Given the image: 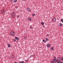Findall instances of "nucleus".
<instances>
[{
  "mask_svg": "<svg viewBox=\"0 0 63 63\" xmlns=\"http://www.w3.org/2000/svg\"><path fill=\"white\" fill-rule=\"evenodd\" d=\"M5 13V12H4V14Z\"/></svg>",
  "mask_w": 63,
  "mask_h": 63,
  "instance_id": "35",
  "label": "nucleus"
},
{
  "mask_svg": "<svg viewBox=\"0 0 63 63\" xmlns=\"http://www.w3.org/2000/svg\"><path fill=\"white\" fill-rule=\"evenodd\" d=\"M17 17L18 18V17H19V16H17Z\"/></svg>",
  "mask_w": 63,
  "mask_h": 63,
  "instance_id": "29",
  "label": "nucleus"
},
{
  "mask_svg": "<svg viewBox=\"0 0 63 63\" xmlns=\"http://www.w3.org/2000/svg\"><path fill=\"white\" fill-rule=\"evenodd\" d=\"M59 24V26H62V24L61 23H60Z\"/></svg>",
  "mask_w": 63,
  "mask_h": 63,
  "instance_id": "12",
  "label": "nucleus"
},
{
  "mask_svg": "<svg viewBox=\"0 0 63 63\" xmlns=\"http://www.w3.org/2000/svg\"><path fill=\"white\" fill-rule=\"evenodd\" d=\"M19 63H24V62L23 61H22L21 62H19Z\"/></svg>",
  "mask_w": 63,
  "mask_h": 63,
  "instance_id": "18",
  "label": "nucleus"
},
{
  "mask_svg": "<svg viewBox=\"0 0 63 63\" xmlns=\"http://www.w3.org/2000/svg\"><path fill=\"white\" fill-rule=\"evenodd\" d=\"M31 20V18L30 17H29L28 18V20L29 21H30Z\"/></svg>",
  "mask_w": 63,
  "mask_h": 63,
  "instance_id": "10",
  "label": "nucleus"
},
{
  "mask_svg": "<svg viewBox=\"0 0 63 63\" xmlns=\"http://www.w3.org/2000/svg\"><path fill=\"white\" fill-rule=\"evenodd\" d=\"M32 15L33 16H35V14L33 13Z\"/></svg>",
  "mask_w": 63,
  "mask_h": 63,
  "instance_id": "21",
  "label": "nucleus"
},
{
  "mask_svg": "<svg viewBox=\"0 0 63 63\" xmlns=\"http://www.w3.org/2000/svg\"><path fill=\"white\" fill-rule=\"evenodd\" d=\"M48 37H49V34H47Z\"/></svg>",
  "mask_w": 63,
  "mask_h": 63,
  "instance_id": "27",
  "label": "nucleus"
},
{
  "mask_svg": "<svg viewBox=\"0 0 63 63\" xmlns=\"http://www.w3.org/2000/svg\"><path fill=\"white\" fill-rule=\"evenodd\" d=\"M42 41H43V42H44V43H46V42H47V41H45V39H43V40Z\"/></svg>",
  "mask_w": 63,
  "mask_h": 63,
  "instance_id": "11",
  "label": "nucleus"
},
{
  "mask_svg": "<svg viewBox=\"0 0 63 63\" xmlns=\"http://www.w3.org/2000/svg\"><path fill=\"white\" fill-rule=\"evenodd\" d=\"M15 16H16V13L14 12H13L11 15L12 17L13 18H14Z\"/></svg>",
  "mask_w": 63,
  "mask_h": 63,
  "instance_id": "1",
  "label": "nucleus"
},
{
  "mask_svg": "<svg viewBox=\"0 0 63 63\" xmlns=\"http://www.w3.org/2000/svg\"><path fill=\"white\" fill-rule=\"evenodd\" d=\"M61 58H62V57H58L57 59H58L57 60L59 61L60 60H61Z\"/></svg>",
  "mask_w": 63,
  "mask_h": 63,
  "instance_id": "3",
  "label": "nucleus"
},
{
  "mask_svg": "<svg viewBox=\"0 0 63 63\" xmlns=\"http://www.w3.org/2000/svg\"><path fill=\"white\" fill-rule=\"evenodd\" d=\"M15 38H16V39L17 40H19V38H18V37H16Z\"/></svg>",
  "mask_w": 63,
  "mask_h": 63,
  "instance_id": "8",
  "label": "nucleus"
},
{
  "mask_svg": "<svg viewBox=\"0 0 63 63\" xmlns=\"http://www.w3.org/2000/svg\"><path fill=\"white\" fill-rule=\"evenodd\" d=\"M53 21H56V19L55 18H54H54H53Z\"/></svg>",
  "mask_w": 63,
  "mask_h": 63,
  "instance_id": "7",
  "label": "nucleus"
},
{
  "mask_svg": "<svg viewBox=\"0 0 63 63\" xmlns=\"http://www.w3.org/2000/svg\"><path fill=\"white\" fill-rule=\"evenodd\" d=\"M51 49H52V50H53V49H54V47H51Z\"/></svg>",
  "mask_w": 63,
  "mask_h": 63,
  "instance_id": "16",
  "label": "nucleus"
},
{
  "mask_svg": "<svg viewBox=\"0 0 63 63\" xmlns=\"http://www.w3.org/2000/svg\"><path fill=\"white\" fill-rule=\"evenodd\" d=\"M59 61H58V63H63V62H59Z\"/></svg>",
  "mask_w": 63,
  "mask_h": 63,
  "instance_id": "15",
  "label": "nucleus"
},
{
  "mask_svg": "<svg viewBox=\"0 0 63 63\" xmlns=\"http://www.w3.org/2000/svg\"><path fill=\"white\" fill-rule=\"evenodd\" d=\"M32 57H33V56H35V55H32Z\"/></svg>",
  "mask_w": 63,
  "mask_h": 63,
  "instance_id": "26",
  "label": "nucleus"
},
{
  "mask_svg": "<svg viewBox=\"0 0 63 63\" xmlns=\"http://www.w3.org/2000/svg\"><path fill=\"white\" fill-rule=\"evenodd\" d=\"M17 1V0H14L13 1V3H16Z\"/></svg>",
  "mask_w": 63,
  "mask_h": 63,
  "instance_id": "14",
  "label": "nucleus"
},
{
  "mask_svg": "<svg viewBox=\"0 0 63 63\" xmlns=\"http://www.w3.org/2000/svg\"><path fill=\"white\" fill-rule=\"evenodd\" d=\"M41 23L42 25H44V22H42Z\"/></svg>",
  "mask_w": 63,
  "mask_h": 63,
  "instance_id": "17",
  "label": "nucleus"
},
{
  "mask_svg": "<svg viewBox=\"0 0 63 63\" xmlns=\"http://www.w3.org/2000/svg\"><path fill=\"white\" fill-rule=\"evenodd\" d=\"M24 38H25V39H26V36H25L24 37Z\"/></svg>",
  "mask_w": 63,
  "mask_h": 63,
  "instance_id": "23",
  "label": "nucleus"
},
{
  "mask_svg": "<svg viewBox=\"0 0 63 63\" xmlns=\"http://www.w3.org/2000/svg\"><path fill=\"white\" fill-rule=\"evenodd\" d=\"M54 60H55L56 61H59L56 60V57H54Z\"/></svg>",
  "mask_w": 63,
  "mask_h": 63,
  "instance_id": "4",
  "label": "nucleus"
},
{
  "mask_svg": "<svg viewBox=\"0 0 63 63\" xmlns=\"http://www.w3.org/2000/svg\"><path fill=\"white\" fill-rule=\"evenodd\" d=\"M54 62H58V61H56L54 60H53V61H50V62H51V63H56Z\"/></svg>",
  "mask_w": 63,
  "mask_h": 63,
  "instance_id": "2",
  "label": "nucleus"
},
{
  "mask_svg": "<svg viewBox=\"0 0 63 63\" xmlns=\"http://www.w3.org/2000/svg\"><path fill=\"white\" fill-rule=\"evenodd\" d=\"M30 28H31V29L32 28H33V27L32 26L30 27Z\"/></svg>",
  "mask_w": 63,
  "mask_h": 63,
  "instance_id": "25",
  "label": "nucleus"
},
{
  "mask_svg": "<svg viewBox=\"0 0 63 63\" xmlns=\"http://www.w3.org/2000/svg\"><path fill=\"white\" fill-rule=\"evenodd\" d=\"M27 10L28 11H31V10L29 8H27Z\"/></svg>",
  "mask_w": 63,
  "mask_h": 63,
  "instance_id": "6",
  "label": "nucleus"
},
{
  "mask_svg": "<svg viewBox=\"0 0 63 63\" xmlns=\"http://www.w3.org/2000/svg\"><path fill=\"white\" fill-rule=\"evenodd\" d=\"M24 0V1H25L26 0Z\"/></svg>",
  "mask_w": 63,
  "mask_h": 63,
  "instance_id": "34",
  "label": "nucleus"
},
{
  "mask_svg": "<svg viewBox=\"0 0 63 63\" xmlns=\"http://www.w3.org/2000/svg\"><path fill=\"white\" fill-rule=\"evenodd\" d=\"M11 1L12 2H13V0H11Z\"/></svg>",
  "mask_w": 63,
  "mask_h": 63,
  "instance_id": "32",
  "label": "nucleus"
},
{
  "mask_svg": "<svg viewBox=\"0 0 63 63\" xmlns=\"http://www.w3.org/2000/svg\"><path fill=\"white\" fill-rule=\"evenodd\" d=\"M46 41H48V38H46Z\"/></svg>",
  "mask_w": 63,
  "mask_h": 63,
  "instance_id": "19",
  "label": "nucleus"
},
{
  "mask_svg": "<svg viewBox=\"0 0 63 63\" xmlns=\"http://www.w3.org/2000/svg\"><path fill=\"white\" fill-rule=\"evenodd\" d=\"M26 62H28V60H27L26 61Z\"/></svg>",
  "mask_w": 63,
  "mask_h": 63,
  "instance_id": "30",
  "label": "nucleus"
},
{
  "mask_svg": "<svg viewBox=\"0 0 63 63\" xmlns=\"http://www.w3.org/2000/svg\"><path fill=\"white\" fill-rule=\"evenodd\" d=\"M61 21H62V22L63 23V19H61Z\"/></svg>",
  "mask_w": 63,
  "mask_h": 63,
  "instance_id": "20",
  "label": "nucleus"
},
{
  "mask_svg": "<svg viewBox=\"0 0 63 63\" xmlns=\"http://www.w3.org/2000/svg\"><path fill=\"white\" fill-rule=\"evenodd\" d=\"M11 45L10 44H8V47H11Z\"/></svg>",
  "mask_w": 63,
  "mask_h": 63,
  "instance_id": "13",
  "label": "nucleus"
},
{
  "mask_svg": "<svg viewBox=\"0 0 63 63\" xmlns=\"http://www.w3.org/2000/svg\"><path fill=\"white\" fill-rule=\"evenodd\" d=\"M14 34V32H11V34L12 35V36Z\"/></svg>",
  "mask_w": 63,
  "mask_h": 63,
  "instance_id": "5",
  "label": "nucleus"
},
{
  "mask_svg": "<svg viewBox=\"0 0 63 63\" xmlns=\"http://www.w3.org/2000/svg\"><path fill=\"white\" fill-rule=\"evenodd\" d=\"M14 41H16V39H15L14 40Z\"/></svg>",
  "mask_w": 63,
  "mask_h": 63,
  "instance_id": "33",
  "label": "nucleus"
},
{
  "mask_svg": "<svg viewBox=\"0 0 63 63\" xmlns=\"http://www.w3.org/2000/svg\"><path fill=\"white\" fill-rule=\"evenodd\" d=\"M61 60H63V57H62L61 58Z\"/></svg>",
  "mask_w": 63,
  "mask_h": 63,
  "instance_id": "22",
  "label": "nucleus"
},
{
  "mask_svg": "<svg viewBox=\"0 0 63 63\" xmlns=\"http://www.w3.org/2000/svg\"><path fill=\"white\" fill-rule=\"evenodd\" d=\"M50 44H48L47 45V47H50Z\"/></svg>",
  "mask_w": 63,
  "mask_h": 63,
  "instance_id": "9",
  "label": "nucleus"
},
{
  "mask_svg": "<svg viewBox=\"0 0 63 63\" xmlns=\"http://www.w3.org/2000/svg\"><path fill=\"white\" fill-rule=\"evenodd\" d=\"M16 9H17V8H18V7H16Z\"/></svg>",
  "mask_w": 63,
  "mask_h": 63,
  "instance_id": "28",
  "label": "nucleus"
},
{
  "mask_svg": "<svg viewBox=\"0 0 63 63\" xmlns=\"http://www.w3.org/2000/svg\"><path fill=\"white\" fill-rule=\"evenodd\" d=\"M32 57V55H31L30 57L29 58H31V57Z\"/></svg>",
  "mask_w": 63,
  "mask_h": 63,
  "instance_id": "24",
  "label": "nucleus"
},
{
  "mask_svg": "<svg viewBox=\"0 0 63 63\" xmlns=\"http://www.w3.org/2000/svg\"><path fill=\"white\" fill-rule=\"evenodd\" d=\"M4 12V10H2V13Z\"/></svg>",
  "mask_w": 63,
  "mask_h": 63,
  "instance_id": "31",
  "label": "nucleus"
}]
</instances>
